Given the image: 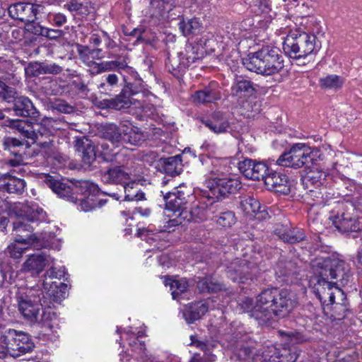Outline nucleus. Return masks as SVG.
Returning a JSON list of instances; mask_svg holds the SVG:
<instances>
[{"mask_svg": "<svg viewBox=\"0 0 362 362\" xmlns=\"http://www.w3.org/2000/svg\"><path fill=\"white\" fill-rule=\"evenodd\" d=\"M313 267L319 269L317 271L319 279L315 288L318 298L327 305L335 304L332 308L336 313L334 317L339 320L344 318L347 310L346 296L341 288L334 285L337 282L341 285L348 283L350 277L349 264L339 258L320 257L315 259Z\"/></svg>", "mask_w": 362, "mask_h": 362, "instance_id": "1", "label": "nucleus"}, {"mask_svg": "<svg viewBox=\"0 0 362 362\" xmlns=\"http://www.w3.org/2000/svg\"><path fill=\"white\" fill-rule=\"evenodd\" d=\"M296 295L284 288H270L262 290L255 298H244L239 307L254 318L261 326H271L279 319L286 317L297 305Z\"/></svg>", "mask_w": 362, "mask_h": 362, "instance_id": "2", "label": "nucleus"}, {"mask_svg": "<svg viewBox=\"0 0 362 362\" xmlns=\"http://www.w3.org/2000/svg\"><path fill=\"white\" fill-rule=\"evenodd\" d=\"M161 193L165 202L166 209L171 211L173 215L170 216L169 220L166 221L162 228L155 229L151 226H148L137 230V236L150 243L151 241L159 240L160 238V233L173 232L176 226L183 224L185 221H189L192 218L187 207L189 191L186 187H174L171 192L161 191Z\"/></svg>", "mask_w": 362, "mask_h": 362, "instance_id": "3", "label": "nucleus"}, {"mask_svg": "<svg viewBox=\"0 0 362 362\" xmlns=\"http://www.w3.org/2000/svg\"><path fill=\"white\" fill-rule=\"evenodd\" d=\"M128 64L127 54L122 53L115 59V71H117L119 75V76L115 74V84L119 80V77L125 84L121 94L115 98V110L139 109V113L142 117H150L153 112L154 107L151 104L141 101L138 91L133 89L137 74Z\"/></svg>", "mask_w": 362, "mask_h": 362, "instance_id": "4", "label": "nucleus"}, {"mask_svg": "<svg viewBox=\"0 0 362 362\" xmlns=\"http://www.w3.org/2000/svg\"><path fill=\"white\" fill-rule=\"evenodd\" d=\"M16 300L20 313L23 317L31 322H39L40 319L45 327L52 329L53 325L47 322L56 317L54 312H46L51 308V301L40 287L21 288L16 293Z\"/></svg>", "mask_w": 362, "mask_h": 362, "instance_id": "5", "label": "nucleus"}, {"mask_svg": "<svg viewBox=\"0 0 362 362\" xmlns=\"http://www.w3.org/2000/svg\"><path fill=\"white\" fill-rule=\"evenodd\" d=\"M243 63L247 70L265 76L279 73L284 66L280 49L271 46L249 54Z\"/></svg>", "mask_w": 362, "mask_h": 362, "instance_id": "6", "label": "nucleus"}, {"mask_svg": "<svg viewBox=\"0 0 362 362\" xmlns=\"http://www.w3.org/2000/svg\"><path fill=\"white\" fill-rule=\"evenodd\" d=\"M220 176L218 170H209V180L206 181L209 191L204 192L202 195L208 199L210 204L236 193L241 188V182L238 180Z\"/></svg>", "mask_w": 362, "mask_h": 362, "instance_id": "7", "label": "nucleus"}, {"mask_svg": "<svg viewBox=\"0 0 362 362\" xmlns=\"http://www.w3.org/2000/svg\"><path fill=\"white\" fill-rule=\"evenodd\" d=\"M319 47L315 35L298 30L291 32L283 42L284 53L296 59L305 58Z\"/></svg>", "mask_w": 362, "mask_h": 362, "instance_id": "8", "label": "nucleus"}, {"mask_svg": "<svg viewBox=\"0 0 362 362\" xmlns=\"http://www.w3.org/2000/svg\"><path fill=\"white\" fill-rule=\"evenodd\" d=\"M259 259L257 255L250 257V259L246 257L243 259H235L226 268L227 276L238 284H246L257 279L262 270L258 262Z\"/></svg>", "mask_w": 362, "mask_h": 362, "instance_id": "9", "label": "nucleus"}, {"mask_svg": "<svg viewBox=\"0 0 362 362\" xmlns=\"http://www.w3.org/2000/svg\"><path fill=\"white\" fill-rule=\"evenodd\" d=\"M0 340L6 352L13 358L29 353L34 348V343L28 334L14 329H6Z\"/></svg>", "mask_w": 362, "mask_h": 362, "instance_id": "10", "label": "nucleus"}, {"mask_svg": "<svg viewBox=\"0 0 362 362\" xmlns=\"http://www.w3.org/2000/svg\"><path fill=\"white\" fill-rule=\"evenodd\" d=\"M15 88L7 86L0 80V98L7 103H13L12 110L15 115L23 117L37 118L39 112L32 101L25 96H16Z\"/></svg>", "mask_w": 362, "mask_h": 362, "instance_id": "11", "label": "nucleus"}, {"mask_svg": "<svg viewBox=\"0 0 362 362\" xmlns=\"http://www.w3.org/2000/svg\"><path fill=\"white\" fill-rule=\"evenodd\" d=\"M315 160V156L311 148L304 144H296L290 150L284 152L276 160L279 166L293 168H310Z\"/></svg>", "mask_w": 362, "mask_h": 362, "instance_id": "12", "label": "nucleus"}, {"mask_svg": "<svg viewBox=\"0 0 362 362\" xmlns=\"http://www.w3.org/2000/svg\"><path fill=\"white\" fill-rule=\"evenodd\" d=\"M182 12L178 0H151L147 14L153 24H160L179 18Z\"/></svg>", "mask_w": 362, "mask_h": 362, "instance_id": "13", "label": "nucleus"}, {"mask_svg": "<svg viewBox=\"0 0 362 362\" xmlns=\"http://www.w3.org/2000/svg\"><path fill=\"white\" fill-rule=\"evenodd\" d=\"M327 175L325 172L320 170H310L303 178L302 184L305 189L307 190L304 195L305 199L310 202V204H321L323 202L322 189L326 180Z\"/></svg>", "mask_w": 362, "mask_h": 362, "instance_id": "14", "label": "nucleus"}, {"mask_svg": "<svg viewBox=\"0 0 362 362\" xmlns=\"http://www.w3.org/2000/svg\"><path fill=\"white\" fill-rule=\"evenodd\" d=\"M10 17L25 23H34L38 13H45L46 7L43 4L18 2L10 5L8 8Z\"/></svg>", "mask_w": 362, "mask_h": 362, "instance_id": "15", "label": "nucleus"}, {"mask_svg": "<svg viewBox=\"0 0 362 362\" xmlns=\"http://www.w3.org/2000/svg\"><path fill=\"white\" fill-rule=\"evenodd\" d=\"M115 184L117 189L123 191L124 201H139L144 199V193L140 190H134L137 184L132 181L129 174L123 166L115 167Z\"/></svg>", "mask_w": 362, "mask_h": 362, "instance_id": "16", "label": "nucleus"}, {"mask_svg": "<svg viewBox=\"0 0 362 362\" xmlns=\"http://www.w3.org/2000/svg\"><path fill=\"white\" fill-rule=\"evenodd\" d=\"M12 235L15 242L31 245L37 250L49 244L47 240L40 243L37 235L33 233V227L24 219L17 220L13 223Z\"/></svg>", "mask_w": 362, "mask_h": 362, "instance_id": "17", "label": "nucleus"}, {"mask_svg": "<svg viewBox=\"0 0 362 362\" xmlns=\"http://www.w3.org/2000/svg\"><path fill=\"white\" fill-rule=\"evenodd\" d=\"M144 140L143 133L128 120L121 122L115 127V143L139 145Z\"/></svg>", "mask_w": 362, "mask_h": 362, "instance_id": "18", "label": "nucleus"}, {"mask_svg": "<svg viewBox=\"0 0 362 362\" xmlns=\"http://www.w3.org/2000/svg\"><path fill=\"white\" fill-rule=\"evenodd\" d=\"M120 335L121 341H127L132 351L138 355V358L141 362H156L151 355L148 354L144 341L139 340V338L145 336L144 331H139L135 333L131 330H124L123 332L117 329Z\"/></svg>", "mask_w": 362, "mask_h": 362, "instance_id": "19", "label": "nucleus"}, {"mask_svg": "<svg viewBox=\"0 0 362 362\" xmlns=\"http://www.w3.org/2000/svg\"><path fill=\"white\" fill-rule=\"evenodd\" d=\"M12 211L18 217L23 218L28 222L46 221V212L37 204L33 202L26 203H15Z\"/></svg>", "mask_w": 362, "mask_h": 362, "instance_id": "20", "label": "nucleus"}, {"mask_svg": "<svg viewBox=\"0 0 362 362\" xmlns=\"http://www.w3.org/2000/svg\"><path fill=\"white\" fill-rule=\"evenodd\" d=\"M329 219L336 228L341 233L355 232L354 237L356 239L362 236V222L351 217L349 214L341 212L340 214L331 216Z\"/></svg>", "mask_w": 362, "mask_h": 362, "instance_id": "21", "label": "nucleus"}, {"mask_svg": "<svg viewBox=\"0 0 362 362\" xmlns=\"http://www.w3.org/2000/svg\"><path fill=\"white\" fill-rule=\"evenodd\" d=\"M74 148L81 158L83 167L90 168L96 160L95 147L93 141L86 136L76 137Z\"/></svg>", "mask_w": 362, "mask_h": 362, "instance_id": "22", "label": "nucleus"}, {"mask_svg": "<svg viewBox=\"0 0 362 362\" xmlns=\"http://www.w3.org/2000/svg\"><path fill=\"white\" fill-rule=\"evenodd\" d=\"M238 168L247 178L255 180L264 179L268 171V167L265 163L257 162L252 159H245L240 161Z\"/></svg>", "mask_w": 362, "mask_h": 362, "instance_id": "23", "label": "nucleus"}, {"mask_svg": "<svg viewBox=\"0 0 362 362\" xmlns=\"http://www.w3.org/2000/svg\"><path fill=\"white\" fill-rule=\"evenodd\" d=\"M43 182L60 198L76 203L77 198L74 196L71 185L55 179L49 175H45Z\"/></svg>", "mask_w": 362, "mask_h": 362, "instance_id": "24", "label": "nucleus"}, {"mask_svg": "<svg viewBox=\"0 0 362 362\" xmlns=\"http://www.w3.org/2000/svg\"><path fill=\"white\" fill-rule=\"evenodd\" d=\"M6 125L13 129L16 130L23 137L35 142L38 139V133H40V127L38 124H33L21 119H8Z\"/></svg>", "mask_w": 362, "mask_h": 362, "instance_id": "25", "label": "nucleus"}, {"mask_svg": "<svg viewBox=\"0 0 362 362\" xmlns=\"http://www.w3.org/2000/svg\"><path fill=\"white\" fill-rule=\"evenodd\" d=\"M43 288L46 291L47 300L51 301V308L54 303H60L67 296V284L54 281H43Z\"/></svg>", "mask_w": 362, "mask_h": 362, "instance_id": "26", "label": "nucleus"}, {"mask_svg": "<svg viewBox=\"0 0 362 362\" xmlns=\"http://www.w3.org/2000/svg\"><path fill=\"white\" fill-rule=\"evenodd\" d=\"M263 180L269 190L284 194H286L290 192V187L286 175L274 172L268 175L266 174Z\"/></svg>", "mask_w": 362, "mask_h": 362, "instance_id": "27", "label": "nucleus"}, {"mask_svg": "<svg viewBox=\"0 0 362 362\" xmlns=\"http://www.w3.org/2000/svg\"><path fill=\"white\" fill-rule=\"evenodd\" d=\"M23 179L4 174L0 177V190L10 194H21L25 188Z\"/></svg>", "mask_w": 362, "mask_h": 362, "instance_id": "28", "label": "nucleus"}, {"mask_svg": "<svg viewBox=\"0 0 362 362\" xmlns=\"http://www.w3.org/2000/svg\"><path fill=\"white\" fill-rule=\"evenodd\" d=\"M275 234L285 243L294 244L304 240L305 234L301 229H289L288 226H280L274 230Z\"/></svg>", "mask_w": 362, "mask_h": 362, "instance_id": "29", "label": "nucleus"}, {"mask_svg": "<svg viewBox=\"0 0 362 362\" xmlns=\"http://www.w3.org/2000/svg\"><path fill=\"white\" fill-rule=\"evenodd\" d=\"M178 28L185 37H193L202 33L204 30L202 23L197 18L182 20L178 23Z\"/></svg>", "mask_w": 362, "mask_h": 362, "instance_id": "30", "label": "nucleus"}, {"mask_svg": "<svg viewBox=\"0 0 362 362\" xmlns=\"http://www.w3.org/2000/svg\"><path fill=\"white\" fill-rule=\"evenodd\" d=\"M255 91L253 83L242 77L237 78L231 87V94L240 98L249 97Z\"/></svg>", "mask_w": 362, "mask_h": 362, "instance_id": "31", "label": "nucleus"}, {"mask_svg": "<svg viewBox=\"0 0 362 362\" xmlns=\"http://www.w3.org/2000/svg\"><path fill=\"white\" fill-rule=\"evenodd\" d=\"M208 311V305L202 302L192 303L183 310V317L187 323L191 324L199 320Z\"/></svg>", "mask_w": 362, "mask_h": 362, "instance_id": "32", "label": "nucleus"}, {"mask_svg": "<svg viewBox=\"0 0 362 362\" xmlns=\"http://www.w3.org/2000/svg\"><path fill=\"white\" fill-rule=\"evenodd\" d=\"M192 98L194 103L199 104L214 103L221 98V94L215 88L209 86L196 91Z\"/></svg>", "mask_w": 362, "mask_h": 362, "instance_id": "33", "label": "nucleus"}, {"mask_svg": "<svg viewBox=\"0 0 362 362\" xmlns=\"http://www.w3.org/2000/svg\"><path fill=\"white\" fill-rule=\"evenodd\" d=\"M204 124L216 134L226 132L229 128L228 119L221 112L214 113L211 119L204 121Z\"/></svg>", "mask_w": 362, "mask_h": 362, "instance_id": "34", "label": "nucleus"}, {"mask_svg": "<svg viewBox=\"0 0 362 362\" xmlns=\"http://www.w3.org/2000/svg\"><path fill=\"white\" fill-rule=\"evenodd\" d=\"M47 262V257L43 253L32 255L24 262L23 269L28 272L32 271L39 274L43 270Z\"/></svg>", "mask_w": 362, "mask_h": 362, "instance_id": "35", "label": "nucleus"}, {"mask_svg": "<svg viewBox=\"0 0 362 362\" xmlns=\"http://www.w3.org/2000/svg\"><path fill=\"white\" fill-rule=\"evenodd\" d=\"M190 339L192 345L200 349L204 352L205 360L208 361H214L216 360V356L213 354V350L216 346L215 341L199 340L194 336H191Z\"/></svg>", "mask_w": 362, "mask_h": 362, "instance_id": "36", "label": "nucleus"}, {"mask_svg": "<svg viewBox=\"0 0 362 362\" xmlns=\"http://www.w3.org/2000/svg\"><path fill=\"white\" fill-rule=\"evenodd\" d=\"M205 54L206 51L199 49V47L188 45L186 47L185 52H183L182 58V65L187 67L197 60L203 58Z\"/></svg>", "mask_w": 362, "mask_h": 362, "instance_id": "37", "label": "nucleus"}, {"mask_svg": "<svg viewBox=\"0 0 362 362\" xmlns=\"http://www.w3.org/2000/svg\"><path fill=\"white\" fill-rule=\"evenodd\" d=\"M78 51L80 59L88 66L96 64L94 60L102 57L100 49H90L86 46H80Z\"/></svg>", "mask_w": 362, "mask_h": 362, "instance_id": "38", "label": "nucleus"}, {"mask_svg": "<svg viewBox=\"0 0 362 362\" xmlns=\"http://www.w3.org/2000/svg\"><path fill=\"white\" fill-rule=\"evenodd\" d=\"M164 172L171 176L179 175L182 170V160L180 155L168 157L163 160Z\"/></svg>", "mask_w": 362, "mask_h": 362, "instance_id": "39", "label": "nucleus"}, {"mask_svg": "<svg viewBox=\"0 0 362 362\" xmlns=\"http://www.w3.org/2000/svg\"><path fill=\"white\" fill-rule=\"evenodd\" d=\"M25 144H27L25 141L12 136H6L2 140L4 149L15 156H21L19 148Z\"/></svg>", "mask_w": 362, "mask_h": 362, "instance_id": "40", "label": "nucleus"}, {"mask_svg": "<svg viewBox=\"0 0 362 362\" xmlns=\"http://www.w3.org/2000/svg\"><path fill=\"white\" fill-rule=\"evenodd\" d=\"M240 206L245 214L250 216L264 212V210H261L259 201L251 197H244L240 203Z\"/></svg>", "mask_w": 362, "mask_h": 362, "instance_id": "41", "label": "nucleus"}, {"mask_svg": "<svg viewBox=\"0 0 362 362\" xmlns=\"http://www.w3.org/2000/svg\"><path fill=\"white\" fill-rule=\"evenodd\" d=\"M344 83V78L335 74L327 75L319 80L320 87L325 89H339L342 87Z\"/></svg>", "mask_w": 362, "mask_h": 362, "instance_id": "42", "label": "nucleus"}, {"mask_svg": "<svg viewBox=\"0 0 362 362\" xmlns=\"http://www.w3.org/2000/svg\"><path fill=\"white\" fill-rule=\"evenodd\" d=\"M74 15L87 16L90 12V7L88 2H81L78 0H71L64 6Z\"/></svg>", "mask_w": 362, "mask_h": 362, "instance_id": "43", "label": "nucleus"}, {"mask_svg": "<svg viewBox=\"0 0 362 362\" xmlns=\"http://www.w3.org/2000/svg\"><path fill=\"white\" fill-rule=\"evenodd\" d=\"M165 285H170L173 299H178L179 297L187 291L188 281L186 279L166 281Z\"/></svg>", "mask_w": 362, "mask_h": 362, "instance_id": "44", "label": "nucleus"}, {"mask_svg": "<svg viewBox=\"0 0 362 362\" xmlns=\"http://www.w3.org/2000/svg\"><path fill=\"white\" fill-rule=\"evenodd\" d=\"M40 150L37 153V156L40 158L41 163H45V158H57L58 156L56 154L54 151V146L53 143L51 141H45L40 144ZM60 158H62L61 156H59Z\"/></svg>", "mask_w": 362, "mask_h": 362, "instance_id": "45", "label": "nucleus"}, {"mask_svg": "<svg viewBox=\"0 0 362 362\" xmlns=\"http://www.w3.org/2000/svg\"><path fill=\"white\" fill-rule=\"evenodd\" d=\"M223 286L211 278L206 277L197 282V288L202 293H215L222 289Z\"/></svg>", "mask_w": 362, "mask_h": 362, "instance_id": "46", "label": "nucleus"}, {"mask_svg": "<svg viewBox=\"0 0 362 362\" xmlns=\"http://www.w3.org/2000/svg\"><path fill=\"white\" fill-rule=\"evenodd\" d=\"M100 192L98 193H91L86 198H77L76 202H79L81 209L87 212L98 207V199Z\"/></svg>", "mask_w": 362, "mask_h": 362, "instance_id": "47", "label": "nucleus"}, {"mask_svg": "<svg viewBox=\"0 0 362 362\" xmlns=\"http://www.w3.org/2000/svg\"><path fill=\"white\" fill-rule=\"evenodd\" d=\"M77 192L80 193L83 198H86L91 193H98L99 189L96 185L89 180L78 181L76 185Z\"/></svg>", "mask_w": 362, "mask_h": 362, "instance_id": "48", "label": "nucleus"}, {"mask_svg": "<svg viewBox=\"0 0 362 362\" xmlns=\"http://www.w3.org/2000/svg\"><path fill=\"white\" fill-rule=\"evenodd\" d=\"M280 351L273 344L267 346L262 352V358L264 362H276Z\"/></svg>", "mask_w": 362, "mask_h": 362, "instance_id": "49", "label": "nucleus"}, {"mask_svg": "<svg viewBox=\"0 0 362 362\" xmlns=\"http://www.w3.org/2000/svg\"><path fill=\"white\" fill-rule=\"evenodd\" d=\"M26 250L27 247H23L18 245V243L15 242L7 247L6 253L14 259H19Z\"/></svg>", "mask_w": 362, "mask_h": 362, "instance_id": "50", "label": "nucleus"}, {"mask_svg": "<svg viewBox=\"0 0 362 362\" xmlns=\"http://www.w3.org/2000/svg\"><path fill=\"white\" fill-rule=\"evenodd\" d=\"M98 134L103 141H108L111 145H113V124L101 125L98 129Z\"/></svg>", "mask_w": 362, "mask_h": 362, "instance_id": "51", "label": "nucleus"}, {"mask_svg": "<svg viewBox=\"0 0 362 362\" xmlns=\"http://www.w3.org/2000/svg\"><path fill=\"white\" fill-rule=\"evenodd\" d=\"M66 273L64 267H62L59 269H57L56 267H51L45 274L44 281H53L54 279L60 280L65 277Z\"/></svg>", "mask_w": 362, "mask_h": 362, "instance_id": "52", "label": "nucleus"}, {"mask_svg": "<svg viewBox=\"0 0 362 362\" xmlns=\"http://www.w3.org/2000/svg\"><path fill=\"white\" fill-rule=\"evenodd\" d=\"M108 141H102L100 143L101 148L100 157L106 162H112L113 160V153L111 144Z\"/></svg>", "mask_w": 362, "mask_h": 362, "instance_id": "53", "label": "nucleus"}, {"mask_svg": "<svg viewBox=\"0 0 362 362\" xmlns=\"http://www.w3.org/2000/svg\"><path fill=\"white\" fill-rule=\"evenodd\" d=\"M235 222V214L232 211H226L220 214L217 223L223 227H230Z\"/></svg>", "mask_w": 362, "mask_h": 362, "instance_id": "54", "label": "nucleus"}, {"mask_svg": "<svg viewBox=\"0 0 362 362\" xmlns=\"http://www.w3.org/2000/svg\"><path fill=\"white\" fill-rule=\"evenodd\" d=\"M212 42H214L213 35L210 33H208L199 39L195 47H199V49H203L206 51V53L213 50V48L211 45V43Z\"/></svg>", "mask_w": 362, "mask_h": 362, "instance_id": "55", "label": "nucleus"}, {"mask_svg": "<svg viewBox=\"0 0 362 362\" xmlns=\"http://www.w3.org/2000/svg\"><path fill=\"white\" fill-rule=\"evenodd\" d=\"M53 109L65 114H70L74 111V107L67 102L62 100H56L52 103Z\"/></svg>", "mask_w": 362, "mask_h": 362, "instance_id": "56", "label": "nucleus"}, {"mask_svg": "<svg viewBox=\"0 0 362 362\" xmlns=\"http://www.w3.org/2000/svg\"><path fill=\"white\" fill-rule=\"evenodd\" d=\"M47 20L57 27H61L67 21L66 16L62 13H51L47 14Z\"/></svg>", "mask_w": 362, "mask_h": 362, "instance_id": "57", "label": "nucleus"}, {"mask_svg": "<svg viewBox=\"0 0 362 362\" xmlns=\"http://www.w3.org/2000/svg\"><path fill=\"white\" fill-rule=\"evenodd\" d=\"M183 52H180L177 53V57L171 59L170 57L167 59V63L171 66L173 71H181L185 69L187 66H183L182 63Z\"/></svg>", "mask_w": 362, "mask_h": 362, "instance_id": "58", "label": "nucleus"}, {"mask_svg": "<svg viewBox=\"0 0 362 362\" xmlns=\"http://www.w3.org/2000/svg\"><path fill=\"white\" fill-rule=\"evenodd\" d=\"M293 265L291 262L279 261L275 268V272L279 276H287L291 273Z\"/></svg>", "mask_w": 362, "mask_h": 362, "instance_id": "59", "label": "nucleus"}, {"mask_svg": "<svg viewBox=\"0 0 362 362\" xmlns=\"http://www.w3.org/2000/svg\"><path fill=\"white\" fill-rule=\"evenodd\" d=\"M44 74H59L63 71V67L54 62H43Z\"/></svg>", "mask_w": 362, "mask_h": 362, "instance_id": "60", "label": "nucleus"}, {"mask_svg": "<svg viewBox=\"0 0 362 362\" xmlns=\"http://www.w3.org/2000/svg\"><path fill=\"white\" fill-rule=\"evenodd\" d=\"M8 44H13L20 41L23 36V30L18 28L11 26V29L8 30Z\"/></svg>", "mask_w": 362, "mask_h": 362, "instance_id": "61", "label": "nucleus"}, {"mask_svg": "<svg viewBox=\"0 0 362 362\" xmlns=\"http://www.w3.org/2000/svg\"><path fill=\"white\" fill-rule=\"evenodd\" d=\"M28 70L33 76L44 74L43 62H30L28 66Z\"/></svg>", "mask_w": 362, "mask_h": 362, "instance_id": "62", "label": "nucleus"}, {"mask_svg": "<svg viewBox=\"0 0 362 362\" xmlns=\"http://www.w3.org/2000/svg\"><path fill=\"white\" fill-rule=\"evenodd\" d=\"M11 274L8 267H4L0 264V286H3L4 284H11Z\"/></svg>", "mask_w": 362, "mask_h": 362, "instance_id": "63", "label": "nucleus"}, {"mask_svg": "<svg viewBox=\"0 0 362 362\" xmlns=\"http://www.w3.org/2000/svg\"><path fill=\"white\" fill-rule=\"evenodd\" d=\"M296 358L295 354H291L288 350L284 349L283 353L279 354L276 362H295Z\"/></svg>", "mask_w": 362, "mask_h": 362, "instance_id": "64", "label": "nucleus"}]
</instances>
